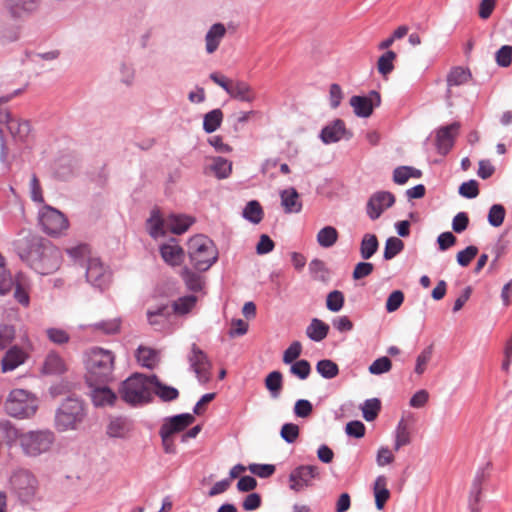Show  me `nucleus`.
I'll return each mask as SVG.
<instances>
[{
    "label": "nucleus",
    "instance_id": "nucleus-12",
    "mask_svg": "<svg viewBox=\"0 0 512 512\" xmlns=\"http://www.w3.org/2000/svg\"><path fill=\"white\" fill-rule=\"evenodd\" d=\"M86 280L94 288L104 290L111 281V271L98 257L89 258L86 266Z\"/></svg>",
    "mask_w": 512,
    "mask_h": 512
},
{
    "label": "nucleus",
    "instance_id": "nucleus-21",
    "mask_svg": "<svg viewBox=\"0 0 512 512\" xmlns=\"http://www.w3.org/2000/svg\"><path fill=\"white\" fill-rule=\"evenodd\" d=\"M159 250L162 259L168 265L178 266L182 263L184 251L174 238L162 244Z\"/></svg>",
    "mask_w": 512,
    "mask_h": 512
},
{
    "label": "nucleus",
    "instance_id": "nucleus-6",
    "mask_svg": "<svg viewBox=\"0 0 512 512\" xmlns=\"http://www.w3.org/2000/svg\"><path fill=\"white\" fill-rule=\"evenodd\" d=\"M86 416L83 402L74 397L66 398L55 413V427L60 432L76 430Z\"/></svg>",
    "mask_w": 512,
    "mask_h": 512
},
{
    "label": "nucleus",
    "instance_id": "nucleus-63",
    "mask_svg": "<svg viewBox=\"0 0 512 512\" xmlns=\"http://www.w3.org/2000/svg\"><path fill=\"white\" fill-rule=\"evenodd\" d=\"M46 334L51 342L58 345L65 344L70 340L69 334L60 328H48Z\"/></svg>",
    "mask_w": 512,
    "mask_h": 512
},
{
    "label": "nucleus",
    "instance_id": "nucleus-46",
    "mask_svg": "<svg viewBox=\"0 0 512 512\" xmlns=\"http://www.w3.org/2000/svg\"><path fill=\"white\" fill-rule=\"evenodd\" d=\"M360 409L362 411L363 418L366 421L371 422L376 419L381 409L380 400L377 398L367 399L361 405Z\"/></svg>",
    "mask_w": 512,
    "mask_h": 512
},
{
    "label": "nucleus",
    "instance_id": "nucleus-25",
    "mask_svg": "<svg viewBox=\"0 0 512 512\" xmlns=\"http://www.w3.org/2000/svg\"><path fill=\"white\" fill-rule=\"evenodd\" d=\"M36 2H5V11L14 20H23L36 10Z\"/></svg>",
    "mask_w": 512,
    "mask_h": 512
},
{
    "label": "nucleus",
    "instance_id": "nucleus-56",
    "mask_svg": "<svg viewBox=\"0 0 512 512\" xmlns=\"http://www.w3.org/2000/svg\"><path fill=\"white\" fill-rule=\"evenodd\" d=\"M120 319H110L100 322H96L92 325L95 330H101L105 334L111 335L116 334L120 330Z\"/></svg>",
    "mask_w": 512,
    "mask_h": 512
},
{
    "label": "nucleus",
    "instance_id": "nucleus-62",
    "mask_svg": "<svg viewBox=\"0 0 512 512\" xmlns=\"http://www.w3.org/2000/svg\"><path fill=\"white\" fill-rule=\"evenodd\" d=\"M459 194L467 199L476 198L479 194L478 183L476 180L463 182L459 187Z\"/></svg>",
    "mask_w": 512,
    "mask_h": 512
},
{
    "label": "nucleus",
    "instance_id": "nucleus-18",
    "mask_svg": "<svg viewBox=\"0 0 512 512\" xmlns=\"http://www.w3.org/2000/svg\"><path fill=\"white\" fill-rule=\"evenodd\" d=\"M459 129L460 124L458 122H454L438 129L436 134V145L440 154L446 155L451 150Z\"/></svg>",
    "mask_w": 512,
    "mask_h": 512
},
{
    "label": "nucleus",
    "instance_id": "nucleus-7",
    "mask_svg": "<svg viewBox=\"0 0 512 512\" xmlns=\"http://www.w3.org/2000/svg\"><path fill=\"white\" fill-rule=\"evenodd\" d=\"M12 495L21 505H30L39 499L38 480L27 470H19L10 478Z\"/></svg>",
    "mask_w": 512,
    "mask_h": 512
},
{
    "label": "nucleus",
    "instance_id": "nucleus-50",
    "mask_svg": "<svg viewBox=\"0 0 512 512\" xmlns=\"http://www.w3.org/2000/svg\"><path fill=\"white\" fill-rule=\"evenodd\" d=\"M265 386L273 398H277L282 388V374L279 371H272L265 379Z\"/></svg>",
    "mask_w": 512,
    "mask_h": 512
},
{
    "label": "nucleus",
    "instance_id": "nucleus-5",
    "mask_svg": "<svg viewBox=\"0 0 512 512\" xmlns=\"http://www.w3.org/2000/svg\"><path fill=\"white\" fill-rule=\"evenodd\" d=\"M4 408L11 417L30 419L39 408V399L35 394L25 389H13L6 398Z\"/></svg>",
    "mask_w": 512,
    "mask_h": 512
},
{
    "label": "nucleus",
    "instance_id": "nucleus-27",
    "mask_svg": "<svg viewBox=\"0 0 512 512\" xmlns=\"http://www.w3.org/2000/svg\"><path fill=\"white\" fill-rule=\"evenodd\" d=\"M281 205L285 213H299L302 210V202L299 199V193L293 187H289L280 192Z\"/></svg>",
    "mask_w": 512,
    "mask_h": 512
},
{
    "label": "nucleus",
    "instance_id": "nucleus-26",
    "mask_svg": "<svg viewBox=\"0 0 512 512\" xmlns=\"http://www.w3.org/2000/svg\"><path fill=\"white\" fill-rule=\"evenodd\" d=\"M226 34V28L222 23L213 24L205 35V51L213 54L219 47Z\"/></svg>",
    "mask_w": 512,
    "mask_h": 512
},
{
    "label": "nucleus",
    "instance_id": "nucleus-53",
    "mask_svg": "<svg viewBox=\"0 0 512 512\" xmlns=\"http://www.w3.org/2000/svg\"><path fill=\"white\" fill-rule=\"evenodd\" d=\"M311 372L310 363L307 360H297L291 364L290 373L298 377L300 380L308 378Z\"/></svg>",
    "mask_w": 512,
    "mask_h": 512
},
{
    "label": "nucleus",
    "instance_id": "nucleus-28",
    "mask_svg": "<svg viewBox=\"0 0 512 512\" xmlns=\"http://www.w3.org/2000/svg\"><path fill=\"white\" fill-rule=\"evenodd\" d=\"M153 393L163 402H171L176 400L179 396V392L176 388L163 384L156 375H152V394Z\"/></svg>",
    "mask_w": 512,
    "mask_h": 512
},
{
    "label": "nucleus",
    "instance_id": "nucleus-48",
    "mask_svg": "<svg viewBox=\"0 0 512 512\" xmlns=\"http://www.w3.org/2000/svg\"><path fill=\"white\" fill-rule=\"evenodd\" d=\"M404 249V243L398 237H389L386 240L383 258L391 260L396 257Z\"/></svg>",
    "mask_w": 512,
    "mask_h": 512
},
{
    "label": "nucleus",
    "instance_id": "nucleus-58",
    "mask_svg": "<svg viewBox=\"0 0 512 512\" xmlns=\"http://www.w3.org/2000/svg\"><path fill=\"white\" fill-rule=\"evenodd\" d=\"M433 353V346L429 345L417 356L415 373L422 375L426 369L427 363L430 361Z\"/></svg>",
    "mask_w": 512,
    "mask_h": 512
},
{
    "label": "nucleus",
    "instance_id": "nucleus-41",
    "mask_svg": "<svg viewBox=\"0 0 512 512\" xmlns=\"http://www.w3.org/2000/svg\"><path fill=\"white\" fill-rule=\"evenodd\" d=\"M242 216L253 224L260 223L263 219V209L260 203L256 200L249 201L242 211Z\"/></svg>",
    "mask_w": 512,
    "mask_h": 512
},
{
    "label": "nucleus",
    "instance_id": "nucleus-22",
    "mask_svg": "<svg viewBox=\"0 0 512 512\" xmlns=\"http://www.w3.org/2000/svg\"><path fill=\"white\" fill-rule=\"evenodd\" d=\"M193 414L183 413L168 418L161 426L160 430L165 435H174L175 433L183 431L194 422Z\"/></svg>",
    "mask_w": 512,
    "mask_h": 512
},
{
    "label": "nucleus",
    "instance_id": "nucleus-2",
    "mask_svg": "<svg viewBox=\"0 0 512 512\" xmlns=\"http://www.w3.org/2000/svg\"><path fill=\"white\" fill-rule=\"evenodd\" d=\"M114 354L110 350L94 347L86 355L87 381L105 383L112 377L114 369Z\"/></svg>",
    "mask_w": 512,
    "mask_h": 512
},
{
    "label": "nucleus",
    "instance_id": "nucleus-34",
    "mask_svg": "<svg viewBox=\"0 0 512 512\" xmlns=\"http://www.w3.org/2000/svg\"><path fill=\"white\" fill-rule=\"evenodd\" d=\"M410 442L411 434L408 424L403 419H401L394 431V450L399 451L401 447L410 444Z\"/></svg>",
    "mask_w": 512,
    "mask_h": 512
},
{
    "label": "nucleus",
    "instance_id": "nucleus-51",
    "mask_svg": "<svg viewBox=\"0 0 512 512\" xmlns=\"http://www.w3.org/2000/svg\"><path fill=\"white\" fill-rule=\"evenodd\" d=\"M506 211L503 205L493 204L488 212V223L493 227H499L503 224Z\"/></svg>",
    "mask_w": 512,
    "mask_h": 512
},
{
    "label": "nucleus",
    "instance_id": "nucleus-13",
    "mask_svg": "<svg viewBox=\"0 0 512 512\" xmlns=\"http://www.w3.org/2000/svg\"><path fill=\"white\" fill-rule=\"evenodd\" d=\"M319 476V470L314 465H300L289 474V488L298 493L312 486L313 480Z\"/></svg>",
    "mask_w": 512,
    "mask_h": 512
},
{
    "label": "nucleus",
    "instance_id": "nucleus-36",
    "mask_svg": "<svg viewBox=\"0 0 512 512\" xmlns=\"http://www.w3.org/2000/svg\"><path fill=\"white\" fill-rule=\"evenodd\" d=\"M379 242L374 234L367 233L360 243V255L363 260L370 259L378 250Z\"/></svg>",
    "mask_w": 512,
    "mask_h": 512
},
{
    "label": "nucleus",
    "instance_id": "nucleus-55",
    "mask_svg": "<svg viewBox=\"0 0 512 512\" xmlns=\"http://www.w3.org/2000/svg\"><path fill=\"white\" fill-rule=\"evenodd\" d=\"M391 367V360L388 357L383 356L374 360L369 366L368 370L373 375H381L383 373L389 372Z\"/></svg>",
    "mask_w": 512,
    "mask_h": 512
},
{
    "label": "nucleus",
    "instance_id": "nucleus-1",
    "mask_svg": "<svg viewBox=\"0 0 512 512\" xmlns=\"http://www.w3.org/2000/svg\"><path fill=\"white\" fill-rule=\"evenodd\" d=\"M19 255L41 275L54 273L62 264L61 250L45 239L33 238L29 242L27 250L19 252Z\"/></svg>",
    "mask_w": 512,
    "mask_h": 512
},
{
    "label": "nucleus",
    "instance_id": "nucleus-16",
    "mask_svg": "<svg viewBox=\"0 0 512 512\" xmlns=\"http://www.w3.org/2000/svg\"><path fill=\"white\" fill-rule=\"evenodd\" d=\"M134 429L133 421L125 416L111 417L106 427V434L110 438L128 439Z\"/></svg>",
    "mask_w": 512,
    "mask_h": 512
},
{
    "label": "nucleus",
    "instance_id": "nucleus-30",
    "mask_svg": "<svg viewBox=\"0 0 512 512\" xmlns=\"http://www.w3.org/2000/svg\"><path fill=\"white\" fill-rule=\"evenodd\" d=\"M138 363L148 369H154L160 361V353L149 347L139 346L136 352Z\"/></svg>",
    "mask_w": 512,
    "mask_h": 512
},
{
    "label": "nucleus",
    "instance_id": "nucleus-39",
    "mask_svg": "<svg viewBox=\"0 0 512 512\" xmlns=\"http://www.w3.org/2000/svg\"><path fill=\"white\" fill-rule=\"evenodd\" d=\"M66 253L75 263L80 265H87L89 258H93L87 244H78L74 247L67 248Z\"/></svg>",
    "mask_w": 512,
    "mask_h": 512
},
{
    "label": "nucleus",
    "instance_id": "nucleus-59",
    "mask_svg": "<svg viewBox=\"0 0 512 512\" xmlns=\"http://www.w3.org/2000/svg\"><path fill=\"white\" fill-rule=\"evenodd\" d=\"M281 438L288 444H292L299 436V427L294 423H285L280 431Z\"/></svg>",
    "mask_w": 512,
    "mask_h": 512
},
{
    "label": "nucleus",
    "instance_id": "nucleus-60",
    "mask_svg": "<svg viewBox=\"0 0 512 512\" xmlns=\"http://www.w3.org/2000/svg\"><path fill=\"white\" fill-rule=\"evenodd\" d=\"M477 254L478 248L470 245L457 253V263L462 267H467Z\"/></svg>",
    "mask_w": 512,
    "mask_h": 512
},
{
    "label": "nucleus",
    "instance_id": "nucleus-11",
    "mask_svg": "<svg viewBox=\"0 0 512 512\" xmlns=\"http://www.w3.org/2000/svg\"><path fill=\"white\" fill-rule=\"evenodd\" d=\"M190 369L195 373L200 384H206L211 378L212 364L207 354L196 344H192L188 354Z\"/></svg>",
    "mask_w": 512,
    "mask_h": 512
},
{
    "label": "nucleus",
    "instance_id": "nucleus-57",
    "mask_svg": "<svg viewBox=\"0 0 512 512\" xmlns=\"http://www.w3.org/2000/svg\"><path fill=\"white\" fill-rule=\"evenodd\" d=\"M15 328L9 324L0 325V350L6 349L15 338Z\"/></svg>",
    "mask_w": 512,
    "mask_h": 512
},
{
    "label": "nucleus",
    "instance_id": "nucleus-20",
    "mask_svg": "<svg viewBox=\"0 0 512 512\" xmlns=\"http://www.w3.org/2000/svg\"><path fill=\"white\" fill-rule=\"evenodd\" d=\"M96 382H92L90 397L96 407H107L113 406L117 400V395L106 385H95Z\"/></svg>",
    "mask_w": 512,
    "mask_h": 512
},
{
    "label": "nucleus",
    "instance_id": "nucleus-33",
    "mask_svg": "<svg viewBox=\"0 0 512 512\" xmlns=\"http://www.w3.org/2000/svg\"><path fill=\"white\" fill-rule=\"evenodd\" d=\"M329 332V325L318 318H313L306 328V335L314 342L325 339Z\"/></svg>",
    "mask_w": 512,
    "mask_h": 512
},
{
    "label": "nucleus",
    "instance_id": "nucleus-37",
    "mask_svg": "<svg viewBox=\"0 0 512 512\" xmlns=\"http://www.w3.org/2000/svg\"><path fill=\"white\" fill-rule=\"evenodd\" d=\"M197 301L198 298L195 295H186L179 297L172 304L173 311L177 315H187L194 309Z\"/></svg>",
    "mask_w": 512,
    "mask_h": 512
},
{
    "label": "nucleus",
    "instance_id": "nucleus-32",
    "mask_svg": "<svg viewBox=\"0 0 512 512\" xmlns=\"http://www.w3.org/2000/svg\"><path fill=\"white\" fill-rule=\"evenodd\" d=\"M147 230L150 236L155 239L164 236L166 231H168L166 228V219H163L160 212L156 209L151 211V215L147 220Z\"/></svg>",
    "mask_w": 512,
    "mask_h": 512
},
{
    "label": "nucleus",
    "instance_id": "nucleus-17",
    "mask_svg": "<svg viewBox=\"0 0 512 512\" xmlns=\"http://www.w3.org/2000/svg\"><path fill=\"white\" fill-rule=\"evenodd\" d=\"M351 133H349L345 127V123L341 119H335L328 125L322 128L319 138L321 141L328 145L336 143L341 139H350Z\"/></svg>",
    "mask_w": 512,
    "mask_h": 512
},
{
    "label": "nucleus",
    "instance_id": "nucleus-38",
    "mask_svg": "<svg viewBox=\"0 0 512 512\" xmlns=\"http://www.w3.org/2000/svg\"><path fill=\"white\" fill-rule=\"evenodd\" d=\"M65 371L63 359L55 352H50L44 361L43 372L45 374H61Z\"/></svg>",
    "mask_w": 512,
    "mask_h": 512
},
{
    "label": "nucleus",
    "instance_id": "nucleus-9",
    "mask_svg": "<svg viewBox=\"0 0 512 512\" xmlns=\"http://www.w3.org/2000/svg\"><path fill=\"white\" fill-rule=\"evenodd\" d=\"M37 219L41 231L50 237H60L69 228L67 217L50 205L43 204L38 209Z\"/></svg>",
    "mask_w": 512,
    "mask_h": 512
},
{
    "label": "nucleus",
    "instance_id": "nucleus-23",
    "mask_svg": "<svg viewBox=\"0 0 512 512\" xmlns=\"http://www.w3.org/2000/svg\"><path fill=\"white\" fill-rule=\"evenodd\" d=\"M171 314V309L167 305H160L155 309H149L147 311L148 323L156 331H164L169 326Z\"/></svg>",
    "mask_w": 512,
    "mask_h": 512
},
{
    "label": "nucleus",
    "instance_id": "nucleus-42",
    "mask_svg": "<svg viewBox=\"0 0 512 512\" xmlns=\"http://www.w3.org/2000/svg\"><path fill=\"white\" fill-rule=\"evenodd\" d=\"M223 112L220 109H213L206 113L203 118V130L206 133L215 132L221 125Z\"/></svg>",
    "mask_w": 512,
    "mask_h": 512
},
{
    "label": "nucleus",
    "instance_id": "nucleus-44",
    "mask_svg": "<svg viewBox=\"0 0 512 512\" xmlns=\"http://www.w3.org/2000/svg\"><path fill=\"white\" fill-rule=\"evenodd\" d=\"M338 240V232L333 226H325L317 233V242L323 248L332 247Z\"/></svg>",
    "mask_w": 512,
    "mask_h": 512
},
{
    "label": "nucleus",
    "instance_id": "nucleus-43",
    "mask_svg": "<svg viewBox=\"0 0 512 512\" xmlns=\"http://www.w3.org/2000/svg\"><path fill=\"white\" fill-rule=\"evenodd\" d=\"M471 78V73L468 69H464L462 67H454L450 70L447 75V85L448 87L460 86L469 81Z\"/></svg>",
    "mask_w": 512,
    "mask_h": 512
},
{
    "label": "nucleus",
    "instance_id": "nucleus-29",
    "mask_svg": "<svg viewBox=\"0 0 512 512\" xmlns=\"http://www.w3.org/2000/svg\"><path fill=\"white\" fill-rule=\"evenodd\" d=\"M373 493L375 497L376 508L378 510H382L391 495L389 489L387 488V478L385 476L380 475L375 479L373 485Z\"/></svg>",
    "mask_w": 512,
    "mask_h": 512
},
{
    "label": "nucleus",
    "instance_id": "nucleus-52",
    "mask_svg": "<svg viewBox=\"0 0 512 512\" xmlns=\"http://www.w3.org/2000/svg\"><path fill=\"white\" fill-rule=\"evenodd\" d=\"M344 305V295L339 290L331 291L327 295L326 299V307L331 312H338L343 308Z\"/></svg>",
    "mask_w": 512,
    "mask_h": 512
},
{
    "label": "nucleus",
    "instance_id": "nucleus-40",
    "mask_svg": "<svg viewBox=\"0 0 512 512\" xmlns=\"http://www.w3.org/2000/svg\"><path fill=\"white\" fill-rule=\"evenodd\" d=\"M181 277L188 290L192 292H199L203 289L204 283L202 277L191 269L187 267L183 268L181 271Z\"/></svg>",
    "mask_w": 512,
    "mask_h": 512
},
{
    "label": "nucleus",
    "instance_id": "nucleus-49",
    "mask_svg": "<svg viewBox=\"0 0 512 512\" xmlns=\"http://www.w3.org/2000/svg\"><path fill=\"white\" fill-rule=\"evenodd\" d=\"M396 59V53L389 50L382 54L377 61L378 72L386 76L391 73L394 69V60Z\"/></svg>",
    "mask_w": 512,
    "mask_h": 512
},
{
    "label": "nucleus",
    "instance_id": "nucleus-19",
    "mask_svg": "<svg viewBox=\"0 0 512 512\" xmlns=\"http://www.w3.org/2000/svg\"><path fill=\"white\" fill-rule=\"evenodd\" d=\"M28 359V354L19 346L10 347L1 360V369L4 373L11 372L24 364Z\"/></svg>",
    "mask_w": 512,
    "mask_h": 512
},
{
    "label": "nucleus",
    "instance_id": "nucleus-31",
    "mask_svg": "<svg viewBox=\"0 0 512 512\" xmlns=\"http://www.w3.org/2000/svg\"><path fill=\"white\" fill-rule=\"evenodd\" d=\"M193 219L185 215L171 214L166 218V228L173 234H182L192 225Z\"/></svg>",
    "mask_w": 512,
    "mask_h": 512
},
{
    "label": "nucleus",
    "instance_id": "nucleus-8",
    "mask_svg": "<svg viewBox=\"0 0 512 512\" xmlns=\"http://www.w3.org/2000/svg\"><path fill=\"white\" fill-rule=\"evenodd\" d=\"M31 127L27 120L13 117L9 112L0 115V158L4 161L7 157L5 134L11 135L15 142H26L30 136Z\"/></svg>",
    "mask_w": 512,
    "mask_h": 512
},
{
    "label": "nucleus",
    "instance_id": "nucleus-35",
    "mask_svg": "<svg viewBox=\"0 0 512 512\" xmlns=\"http://www.w3.org/2000/svg\"><path fill=\"white\" fill-rule=\"evenodd\" d=\"M209 169L218 179H226L232 172V162L223 157H215Z\"/></svg>",
    "mask_w": 512,
    "mask_h": 512
},
{
    "label": "nucleus",
    "instance_id": "nucleus-54",
    "mask_svg": "<svg viewBox=\"0 0 512 512\" xmlns=\"http://www.w3.org/2000/svg\"><path fill=\"white\" fill-rule=\"evenodd\" d=\"M120 81L126 86H131L135 80L134 66L126 61L119 64Z\"/></svg>",
    "mask_w": 512,
    "mask_h": 512
},
{
    "label": "nucleus",
    "instance_id": "nucleus-10",
    "mask_svg": "<svg viewBox=\"0 0 512 512\" xmlns=\"http://www.w3.org/2000/svg\"><path fill=\"white\" fill-rule=\"evenodd\" d=\"M55 434L49 429L31 430L21 437V449L29 457H37L50 451Z\"/></svg>",
    "mask_w": 512,
    "mask_h": 512
},
{
    "label": "nucleus",
    "instance_id": "nucleus-64",
    "mask_svg": "<svg viewBox=\"0 0 512 512\" xmlns=\"http://www.w3.org/2000/svg\"><path fill=\"white\" fill-rule=\"evenodd\" d=\"M496 62L500 67H508L512 61V47L503 45L495 55Z\"/></svg>",
    "mask_w": 512,
    "mask_h": 512
},
{
    "label": "nucleus",
    "instance_id": "nucleus-24",
    "mask_svg": "<svg viewBox=\"0 0 512 512\" xmlns=\"http://www.w3.org/2000/svg\"><path fill=\"white\" fill-rule=\"evenodd\" d=\"M228 95L237 101L246 103H252L257 98L253 87L244 80H234Z\"/></svg>",
    "mask_w": 512,
    "mask_h": 512
},
{
    "label": "nucleus",
    "instance_id": "nucleus-4",
    "mask_svg": "<svg viewBox=\"0 0 512 512\" xmlns=\"http://www.w3.org/2000/svg\"><path fill=\"white\" fill-rule=\"evenodd\" d=\"M188 256L197 271L205 272L217 261L218 250L207 236L195 235L188 242Z\"/></svg>",
    "mask_w": 512,
    "mask_h": 512
},
{
    "label": "nucleus",
    "instance_id": "nucleus-15",
    "mask_svg": "<svg viewBox=\"0 0 512 512\" xmlns=\"http://www.w3.org/2000/svg\"><path fill=\"white\" fill-rule=\"evenodd\" d=\"M395 203V197L391 192L378 191L373 193L366 206L367 215L371 220L378 219L381 214Z\"/></svg>",
    "mask_w": 512,
    "mask_h": 512
},
{
    "label": "nucleus",
    "instance_id": "nucleus-47",
    "mask_svg": "<svg viewBox=\"0 0 512 512\" xmlns=\"http://www.w3.org/2000/svg\"><path fill=\"white\" fill-rule=\"evenodd\" d=\"M316 371L325 379H333L339 373L338 365L329 359H323L317 362Z\"/></svg>",
    "mask_w": 512,
    "mask_h": 512
},
{
    "label": "nucleus",
    "instance_id": "nucleus-61",
    "mask_svg": "<svg viewBox=\"0 0 512 512\" xmlns=\"http://www.w3.org/2000/svg\"><path fill=\"white\" fill-rule=\"evenodd\" d=\"M302 345L299 341H294L283 353V362L285 364H292L297 361L301 355Z\"/></svg>",
    "mask_w": 512,
    "mask_h": 512
},
{
    "label": "nucleus",
    "instance_id": "nucleus-14",
    "mask_svg": "<svg viewBox=\"0 0 512 512\" xmlns=\"http://www.w3.org/2000/svg\"><path fill=\"white\" fill-rule=\"evenodd\" d=\"M381 96L380 94L372 90L367 95L360 96L355 95L350 98V105L356 116L361 118H367L372 113L374 108L380 106Z\"/></svg>",
    "mask_w": 512,
    "mask_h": 512
},
{
    "label": "nucleus",
    "instance_id": "nucleus-45",
    "mask_svg": "<svg viewBox=\"0 0 512 512\" xmlns=\"http://www.w3.org/2000/svg\"><path fill=\"white\" fill-rule=\"evenodd\" d=\"M0 431L7 444L12 445L14 442L19 441V444L21 445V437L25 432H21L9 421L0 423Z\"/></svg>",
    "mask_w": 512,
    "mask_h": 512
},
{
    "label": "nucleus",
    "instance_id": "nucleus-3",
    "mask_svg": "<svg viewBox=\"0 0 512 512\" xmlns=\"http://www.w3.org/2000/svg\"><path fill=\"white\" fill-rule=\"evenodd\" d=\"M123 401L131 406H141L152 400V375L135 373L124 380L119 388Z\"/></svg>",
    "mask_w": 512,
    "mask_h": 512
}]
</instances>
